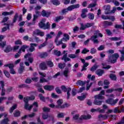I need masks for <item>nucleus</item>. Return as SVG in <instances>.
Returning a JSON list of instances; mask_svg holds the SVG:
<instances>
[{"label":"nucleus","instance_id":"f257e3e1","mask_svg":"<svg viewBox=\"0 0 124 124\" xmlns=\"http://www.w3.org/2000/svg\"><path fill=\"white\" fill-rule=\"evenodd\" d=\"M62 35V31H59L58 33L55 38V43H56L57 46H60L61 44H62V41L66 42L67 40H69V35L67 34H64V37L61 40L59 41V39L61 38V36Z\"/></svg>","mask_w":124,"mask_h":124},{"label":"nucleus","instance_id":"f03ea898","mask_svg":"<svg viewBox=\"0 0 124 124\" xmlns=\"http://www.w3.org/2000/svg\"><path fill=\"white\" fill-rule=\"evenodd\" d=\"M34 98L35 97L34 96H32L31 97H26L24 98L23 100L25 103V104L24 105V109H26V110H28L29 111L31 109V108H32V105L29 104L28 102L29 100H34Z\"/></svg>","mask_w":124,"mask_h":124},{"label":"nucleus","instance_id":"7ed1b4c3","mask_svg":"<svg viewBox=\"0 0 124 124\" xmlns=\"http://www.w3.org/2000/svg\"><path fill=\"white\" fill-rule=\"evenodd\" d=\"M46 22V19H43L41 20V22L39 23V26L41 29H43L44 30H48V29H50V23L47 22L45 24Z\"/></svg>","mask_w":124,"mask_h":124},{"label":"nucleus","instance_id":"20e7f679","mask_svg":"<svg viewBox=\"0 0 124 124\" xmlns=\"http://www.w3.org/2000/svg\"><path fill=\"white\" fill-rule=\"evenodd\" d=\"M94 101L93 102V104H95V105H101L102 104V101H99L98 100H102L104 99V96L101 95H96L94 96Z\"/></svg>","mask_w":124,"mask_h":124},{"label":"nucleus","instance_id":"39448f33","mask_svg":"<svg viewBox=\"0 0 124 124\" xmlns=\"http://www.w3.org/2000/svg\"><path fill=\"white\" fill-rule=\"evenodd\" d=\"M120 57V55L118 53H115L112 55L108 57V62L110 63H115L118 60V58Z\"/></svg>","mask_w":124,"mask_h":124},{"label":"nucleus","instance_id":"423d86ee","mask_svg":"<svg viewBox=\"0 0 124 124\" xmlns=\"http://www.w3.org/2000/svg\"><path fill=\"white\" fill-rule=\"evenodd\" d=\"M113 109H108L106 114H100L98 116V118L101 120H107V118L111 116L110 114H111V113H113Z\"/></svg>","mask_w":124,"mask_h":124},{"label":"nucleus","instance_id":"0eeeda50","mask_svg":"<svg viewBox=\"0 0 124 124\" xmlns=\"http://www.w3.org/2000/svg\"><path fill=\"white\" fill-rule=\"evenodd\" d=\"M94 35L93 36L91 39L93 41L94 43H97L98 41L96 39L98 36H100V37H102L103 35L101 34L98 31H95L94 33Z\"/></svg>","mask_w":124,"mask_h":124},{"label":"nucleus","instance_id":"6e6552de","mask_svg":"<svg viewBox=\"0 0 124 124\" xmlns=\"http://www.w3.org/2000/svg\"><path fill=\"white\" fill-rule=\"evenodd\" d=\"M39 74L41 75V78L40 79V83H47L49 80H51V79H52V77H49L47 79L44 78V77H46V74L44 73L39 72Z\"/></svg>","mask_w":124,"mask_h":124},{"label":"nucleus","instance_id":"1a4fd4ad","mask_svg":"<svg viewBox=\"0 0 124 124\" xmlns=\"http://www.w3.org/2000/svg\"><path fill=\"white\" fill-rule=\"evenodd\" d=\"M61 89L63 92H67V98H69V96H70V92H71V88H66L65 86L62 85L61 86Z\"/></svg>","mask_w":124,"mask_h":124},{"label":"nucleus","instance_id":"9d476101","mask_svg":"<svg viewBox=\"0 0 124 124\" xmlns=\"http://www.w3.org/2000/svg\"><path fill=\"white\" fill-rule=\"evenodd\" d=\"M119 101V99H113L109 98L106 100V103L110 105H115Z\"/></svg>","mask_w":124,"mask_h":124},{"label":"nucleus","instance_id":"9b49d317","mask_svg":"<svg viewBox=\"0 0 124 124\" xmlns=\"http://www.w3.org/2000/svg\"><path fill=\"white\" fill-rule=\"evenodd\" d=\"M63 56L62 58V60H63L64 62H70L71 60L70 58H67V51L64 50L63 52Z\"/></svg>","mask_w":124,"mask_h":124},{"label":"nucleus","instance_id":"f8f14e48","mask_svg":"<svg viewBox=\"0 0 124 124\" xmlns=\"http://www.w3.org/2000/svg\"><path fill=\"white\" fill-rule=\"evenodd\" d=\"M80 26V30H85L87 28H90L92 26H93V23H87L85 24V27H84V24H83V23H81Z\"/></svg>","mask_w":124,"mask_h":124},{"label":"nucleus","instance_id":"ddd939ff","mask_svg":"<svg viewBox=\"0 0 124 124\" xmlns=\"http://www.w3.org/2000/svg\"><path fill=\"white\" fill-rule=\"evenodd\" d=\"M87 95H88V93H83L81 94L80 96H78L77 97V98L78 99V100L83 101V100H85V99L87 97Z\"/></svg>","mask_w":124,"mask_h":124},{"label":"nucleus","instance_id":"4468645a","mask_svg":"<svg viewBox=\"0 0 124 124\" xmlns=\"http://www.w3.org/2000/svg\"><path fill=\"white\" fill-rule=\"evenodd\" d=\"M62 103H63V101H62V99H59L57 102V106L56 108H61L62 109V108H63V106L62 105Z\"/></svg>","mask_w":124,"mask_h":124},{"label":"nucleus","instance_id":"2eb2a0df","mask_svg":"<svg viewBox=\"0 0 124 124\" xmlns=\"http://www.w3.org/2000/svg\"><path fill=\"white\" fill-rule=\"evenodd\" d=\"M80 7V5L79 4L73 5L69 6L67 9L68 11H71V10H73V9H75V8H79Z\"/></svg>","mask_w":124,"mask_h":124},{"label":"nucleus","instance_id":"dca6fc26","mask_svg":"<svg viewBox=\"0 0 124 124\" xmlns=\"http://www.w3.org/2000/svg\"><path fill=\"white\" fill-rule=\"evenodd\" d=\"M31 54L28 53L25 55L24 58L25 59H27V58H28V61H29V62H30V63H32V62H33V58L32 57H31Z\"/></svg>","mask_w":124,"mask_h":124},{"label":"nucleus","instance_id":"f3484780","mask_svg":"<svg viewBox=\"0 0 124 124\" xmlns=\"http://www.w3.org/2000/svg\"><path fill=\"white\" fill-rule=\"evenodd\" d=\"M91 112H92V113H93L94 112H99V113H104V112H105V110H104V109H101L100 108H98L97 109L92 108L91 110Z\"/></svg>","mask_w":124,"mask_h":124},{"label":"nucleus","instance_id":"a211bd4d","mask_svg":"<svg viewBox=\"0 0 124 124\" xmlns=\"http://www.w3.org/2000/svg\"><path fill=\"white\" fill-rule=\"evenodd\" d=\"M110 8H111L110 5H105L104 6V9L105 10V14H109V13H110Z\"/></svg>","mask_w":124,"mask_h":124},{"label":"nucleus","instance_id":"6ab92c4d","mask_svg":"<svg viewBox=\"0 0 124 124\" xmlns=\"http://www.w3.org/2000/svg\"><path fill=\"white\" fill-rule=\"evenodd\" d=\"M32 105V108H33V112H37L38 108V103L37 102H34Z\"/></svg>","mask_w":124,"mask_h":124},{"label":"nucleus","instance_id":"aec40b11","mask_svg":"<svg viewBox=\"0 0 124 124\" xmlns=\"http://www.w3.org/2000/svg\"><path fill=\"white\" fill-rule=\"evenodd\" d=\"M44 89L46 91H53L55 89V87L53 85H45L44 86Z\"/></svg>","mask_w":124,"mask_h":124},{"label":"nucleus","instance_id":"412c9836","mask_svg":"<svg viewBox=\"0 0 124 124\" xmlns=\"http://www.w3.org/2000/svg\"><path fill=\"white\" fill-rule=\"evenodd\" d=\"M24 71H25V67H24V63L20 62V67L18 69V72L19 73H23V72H24Z\"/></svg>","mask_w":124,"mask_h":124},{"label":"nucleus","instance_id":"4be33fe9","mask_svg":"<svg viewBox=\"0 0 124 124\" xmlns=\"http://www.w3.org/2000/svg\"><path fill=\"white\" fill-rule=\"evenodd\" d=\"M39 97L40 100L43 101V102H46V100H49L50 99V98H49L48 97L45 98L44 96H43V95H42V94H39Z\"/></svg>","mask_w":124,"mask_h":124},{"label":"nucleus","instance_id":"5701e85b","mask_svg":"<svg viewBox=\"0 0 124 124\" xmlns=\"http://www.w3.org/2000/svg\"><path fill=\"white\" fill-rule=\"evenodd\" d=\"M53 35H55V32L53 31L50 32L49 34H47L46 38V41H47L48 39H51V38L53 37Z\"/></svg>","mask_w":124,"mask_h":124},{"label":"nucleus","instance_id":"b1692460","mask_svg":"<svg viewBox=\"0 0 124 124\" xmlns=\"http://www.w3.org/2000/svg\"><path fill=\"white\" fill-rule=\"evenodd\" d=\"M91 118H92V116L90 114L87 115H83L80 117V120H89V119H91Z\"/></svg>","mask_w":124,"mask_h":124},{"label":"nucleus","instance_id":"393cba45","mask_svg":"<svg viewBox=\"0 0 124 124\" xmlns=\"http://www.w3.org/2000/svg\"><path fill=\"white\" fill-rule=\"evenodd\" d=\"M31 46L29 48V51L30 52H33V51H34L35 49L34 47H36L37 46V45L36 44H31Z\"/></svg>","mask_w":124,"mask_h":124},{"label":"nucleus","instance_id":"a878e982","mask_svg":"<svg viewBox=\"0 0 124 124\" xmlns=\"http://www.w3.org/2000/svg\"><path fill=\"white\" fill-rule=\"evenodd\" d=\"M50 12H46L45 10H43L42 12V15L43 17H49L50 16Z\"/></svg>","mask_w":124,"mask_h":124},{"label":"nucleus","instance_id":"bb28decb","mask_svg":"<svg viewBox=\"0 0 124 124\" xmlns=\"http://www.w3.org/2000/svg\"><path fill=\"white\" fill-rule=\"evenodd\" d=\"M27 48H29V46L27 45L22 46L19 50V53H22V52H25Z\"/></svg>","mask_w":124,"mask_h":124},{"label":"nucleus","instance_id":"cd10ccee","mask_svg":"<svg viewBox=\"0 0 124 124\" xmlns=\"http://www.w3.org/2000/svg\"><path fill=\"white\" fill-rule=\"evenodd\" d=\"M46 63L45 62H42L40 64V68L42 69L43 70H45V69H47V66H46Z\"/></svg>","mask_w":124,"mask_h":124},{"label":"nucleus","instance_id":"c85d7f7f","mask_svg":"<svg viewBox=\"0 0 124 124\" xmlns=\"http://www.w3.org/2000/svg\"><path fill=\"white\" fill-rule=\"evenodd\" d=\"M11 51H12V47H11V46H6L5 48L4 49V51L5 53H8Z\"/></svg>","mask_w":124,"mask_h":124},{"label":"nucleus","instance_id":"c756f323","mask_svg":"<svg viewBox=\"0 0 124 124\" xmlns=\"http://www.w3.org/2000/svg\"><path fill=\"white\" fill-rule=\"evenodd\" d=\"M16 108H17V104H14L13 106L10 108V113H11V114H12V113H13V111H14V110H15Z\"/></svg>","mask_w":124,"mask_h":124},{"label":"nucleus","instance_id":"7c9ffc66","mask_svg":"<svg viewBox=\"0 0 124 124\" xmlns=\"http://www.w3.org/2000/svg\"><path fill=\"white\" fill-rule=\"evenodd\" d=\"M36 15H34L33 16V23H34V22H35V20H36V19H37V17H38V16H39L40 15V12L36 11Z\"/></svg>","mask_w":124,"mask_h":124},{"label":"nucleus","instance_id":"2f4dec72","mask_svg":"<svg viewBox=\"0 0 124 124\" xmlns=\"http://www.w3.org/2000/svg\"><path fill=\"white\" fill-rule=\"evenodd\" d=\"M95 73L98 76H101L102 75V74H103V73H104V71H103V70H102L101 69H99V70H97L95 72Z\"/></svg>","mask_w":124,"mask_h":124},{"label":"nucleus","instance_id":"473e14b6","mask_svg":"<svg viewBox=\"0 0 124 124\" xmlns=\"http://www.w3.org/2000/svg\"><path fill=\"white\" fill-rule=\"evenodd\" d=\"M119 52H120L121 54H122V56L120 58L121 62H124V47L122 50H119Z\"/></svg>","mask_w":124,"mask_h":124},{"label":"nucleus","instance_id":"72a5a7b5","mask_svg":"<svg viewBox=\"0 0 124 124\" xmlns=\"http://www.w3.org/2000/svg\"><path fill=\"white\" fill-rule=\"evenodd\" d=\"M8 122H9L8 118H5L0 122V124H8Z\"/></svg>","mask_w":124,"mask_h":124},{"label":"nucleus","instance_id":"f704fd0d","mask_svg":"<svg viewBox=\"0 0 124 124\" xmlns=\"http://www.w3.org/2000/svg\"><path fill=\"white\" fill-rule=\"evenodd\" d=\"M88 62H85L83 64V66L82 67V69H81V71H85V70H87V66L89 65Z\"/></svg>","mask_w":124,"mask_h":124},{"label":"nucleus","instance_id":"c9c22d12","mask_svg":"<svg viewBox=\"0 0 124 124\" xmlns=\"http://www.w3.org/2000/svg\"><path fill=\"white\" fill-rule=\"evenodd\" d=\"M98 65L95 64L94 65L91 69L90 70L91 71H92L93 72L95 71L96 69L98 68Z\"/></svg>","mask_w":124,"mask_h":124},{"label":"nucleus","instance_id":"e433bc0d","mask_svg":"<svg viewBox=\"0 0 124 124\" xmlns=\"http://www.w3.org/2000/svg\"><path fill=\"white\" fill-rule=\"evenodd\" d=\"M46 45H47V42H45L44 43H43V44L40 45L38 46V49L39 50L42 49V48H43L44 47H45V46H46Z\"/></svg>","mask_w":124,"mask_h":124},{"label":"nucleus","instance_id":"4c0bfd02","mask_svg":"<svg viewBox=\"0 0 124 124\" xmlns=\"http://www.w3.org/2000/svg\"><path fill=\"white\" fill-rule=\"evenodd\" d=\"M88 17L90 20H93L94 19V15L93 14L89 13Z\"/></svg>","mask_w":124,"mask_h":124},{"label":"nucleus","instance_id":"58836bf2","mask_svg":"<svg viewBox=\"0 0 124 124\" xmlns=\"http://www.w3.org/2000/svg\"><path fill=\"white\" fill-rule=\"evenodd\" d=\"M21 114V112L19 110H16L14 113L15 117H19L20 115Z\"/></svg>","mask_w":124,"mask_h":124},{"label":"nucleus","instance_id":"ea45409f","mask_svg":"<svg viewBox=\"0 0 124 124\" xmlns=\"http://www.w3.org/2000/svg\"><path fill=\"white\" fill-rule=\"evenodd\" d=\"M52 2L53 4H54V5H60L61 3L60 2V1H59V0H53L52 1Z\"/></svg>","mask_w":124,"mask_h":124},{"label":"nucleus","instance_id":"a19ab883","mask_svg":"<svg viewBox=\"0 0 124 124\" xmlns=\"http://www.w3.org/2000/svg\"><path fill=\"white\" fill-rule=\"evenodd\" d=\"M102 65H103V68H105V69H109L111 67L110 65H107L105 63H102Z\"/></svg>","mask_w":124,"mask_h":124},{"label":"nucleus","instance_id":"79ce46f5","mask_svg":"<svg viewBox=\"0 0 124 124\" xmlns=\"http://www.w3.org/2000/svg\"><path fill=\"white\" fill-rule=\"evenodd\" d=\"M76 84L78 86H84V85H85V82H84L81 80H78L77 81Z\"/></svg>","mask_w":124,"mask_h":124},{"label":"nucleus","instance_id":"37998d69","mask_svg":"<svg viewBox=\"0 0 124 124\" xmlns=\"http://www.w3.org/2000/svg\"><path fill=\"white\" fill-rule=\"evenodd\" d=\"M87 85L86 87V90L87 91H89V90H90V88H91V86H92V85H93V83L91 82L90 83H89V81H87L86 82Z\"/></svg>","mask_w":124,"mask_h":124},{"label":"nucleus","instance_id":"c03bdc74","mask_svg":"<svg viewBox=\"0 0 124 124\" xmlns=\"http://www.w3.org/2000/svg\"><path fill=\"white\" fill-rule=\"evenodd\" d=\"M12 14H13V12H4L2 14V15H3L4 16H7V15H12Z\"/></svg>","mask_w":124,"mask_h":124},{"label":"nucleus","instance_id":"a18cd8bd","mask_svg":"<svg viewBox=\"0 0 124 124\" xmlns=\"http://www.w3.org/2000/svg\"><path fill=\"white\" fill-rule=\"evenodd\" d=\"M46 63L47 65L49 66V67H53V66H54V64L51 61H47Z\"/></svg>","mask_w":124,"mask_h":124},{"label":"nucleus","instance_id":"49530a36","mask_svg":"<svg viewBox=\"0 0 124 124\" xmlns=\"http://www.w3.org/2000/svg\"><path fill=\"white\" fill-rule=\"evenodd\" d=\"M110 40L112 41H118V40H121V38H118L117 37H111L110 38Z\"/></svg>","mask_w":124,"mask_h":124},{"label":"nucleus","instance_id":"de8ad7c7","mask_svg":"<svg viewBox=\"0 0 124 124\" xmlns=\"http://www.w3.org/2000/svg\"><path fill=\"white\" fill-rule=\"evenodd\" d=\"M109 77L110 79L111 80H113V81H115L117 79V77H116V75L114 74H110Z\"/></svg>","mask_w":124,"mask_h":124},{"label":"nucleus","instance_id":"09e8293b","mask_svg":"<svg viewBox=\"0 0 124 124\" xmlns=\"http://www.w3.org/2000/svg\"><path fill=\"white\" fill-rule=\"evenodd\" d=\"M87 78L89 79V80H94L95 77L94 76H92L91 74L88 75Z\"/></svg>","mask_w":124,"mask_h":124},{"label":"nucleus","instance_id":"8fccbe9b","mask_svg":"<svg viewBox=\"0 0 124 124\" xmlns=\"http://www.w3.org/2000/svg\"><path fill=\"white\" fill-rule=\"evenodd\" d=\"M40 31V30H35L33 32V36H35V35H38Z\"/></svg>","mask_w":124,"mask_h":124},{"label":"nucleus","instance_id":"3c124183","mask_svg":"<svg viewBox=\"0 0 124 124\" xmlns=\"http://www.w3.org/2000/svg\"><path fill=\"white\" fill-rule=\"evenodd\" d=\"M112 2H113V3L116 6H119V5H120V2L117 0H112Z\"/></svg>","mask_w":124,"mask_h":124},{"label":"nucleus","instance_id":"603ef678","mask_svg":"<svg viewBox=\"0 0 124 124\" xmlns=\"http://www.w3.org/2000/svg\"><path fill=\"white\" fill-rule=\"evenodd\" d=\"M48 56V54L46 52L42 53L40 54V57L41 58H46Z\"/></svg>","mask_w":124,"mask_h":124},{"label":"nucleus","instance_id":"864d4df0","mask_svg":"<svg viewBox=\"0 0 124 124\" xmlns=\"http://www.w3.org/2000/svg\"><path fill=\"white\" fill-rule=\"evenodd\" d=\"M68 72H69L68 69H66L64 71L63 75L65 77H67L68 76Z\"/></svg>","mask_w":124,"mask_h":124},{"label":"nucleus","instance_id":"5fc2aeb1","mask_svg":"<svg viewBox=\"0 0 124 124\" xmlns=\"http://www.w3.org/2000/svg\"><path fill=\"white\" fill-rule=\"evenodd\" d=\"M4 73L7 78H9L10 77V74H9V72L6 70H4Z\"/></svg>","mask_w":124,"mask_h":124},{"label":"nucleus","instance_id":"6e6d98bb","mask_svg":"<svg viewBox=\"0 0 124 124\" xmlns=\"http://www.w3.org/2000/svg\"><path fill=\"white\" fill-rule=\"evenodd\" d=\"M5 66H8V67L10 69H12L13 67H14V65L13 64H7L6 65H5Z\"/></svg>","mask_w":124,"mask_h":124},{"label":"nucleus","instance_id":"4d7b16f0","mask_svg":"<svg viewBox=\"0 0 124 124\" xmlns=\"http://www.w3.org/2000/svg\"><path fill=\"white\" fill-rule=\"evenodd\" d=\"M68 57L71 59H75V58H77V55L76 54H69Z\"/></svg>","mask_w":124,"mask_h":124},{"label":"nucleus","instance_id":"13d9d810","mask_svg":"<svg viewBox=\"0 0 124 124\" xmlns=\"http://www.w3.org/2000/svg\"><path fill=\"white\" fill-rule=\"evenodd\" d=\"M54 55H56V56H61V51H58V50H54Z\"/></svg>","mask_w":124,"mask_h":124},{"label":"nucleus","instance_id":"bf43d9fd","mask_svg":"<svg viewBox=\"0 0 124 124\" xmlns=\"http://www.w3.org/2000/svg\"><path fill=\"white\" fill-rule=\"evenodd\" d=\"M15 44L16 45H22V41L20 40H17L15 42Z\"/></svg>","mask_w":124,"mask_h":124},{"label":"nucleus","instance_id":"052dcab7","mask_svg":"<svg viewBox=\"0 0 124 124\" xmlns=\"http://www.w3.org/2000/svg\"><path fill=\"white\" fill-rule=\"evenodd\" d=\"M9 29V25L8 24H7L6 27L2 28V31H3V32L6 31H7V30H8Z\"/></svg>","mask_w":124,"mask_h":124},{"label":"nucleus","instance_id":"680f3d73","mask_svg":"<svg viewBox=\"0 0 124 124\" xmlns=\"http://www.w3.org/2000/svg\"><path fill=\"white\" fill-rule=\"evenodd\" d=\"M58 118H62L64 117V114L63 113H60L57 115Z\"/></svg>","mask_w":124,"mask_h":124},{"label":"nucleus","instance_id":"e2e57ef3","mask_svg":"<svg viewBox=\"0 0 124 124\" xmlns=\"http://www.w3.org/2000/svg\"><path fill=\"white\" fill-rule=\"evenodd\" d=\"M88 52H90L89 49H87V48H84L81 53L82 54H87V53H88Z\"/></svg>","mask_w":124,"mask_h":124},{"label":"nucleus","instance_id":"0e129e2a","mask_svg":"<svg viewBox=\"0 0 124 124\" xmlns=\"http://www.w3.org/2000/svg\"><path fill=\"white\" fill-rule=\"evenodd\" d=\"M114 113H121V110L119 109V108H115L113 110Z\"/></svg>","mask_w":124,"mask_h":124},{"label":"nucleus","instance_id":"69168bd1","mask_svg":"<svg viewBox=\"0 0 124 124\" xmlns=\"http://www.w3.org/2000/svg\"><path fill=\"white\" fill-rule=\"evenodd\" d=\"M64 66H65V64L64 63L62 64L60 63L58 64V67H59V68H64Z\"/></svg>","mask_w":124,"mask_h":124},{"label":"nucleus","instance_id":"338daca9","mask_svg":"<svg viewBox=\"0 0 124 124\" xmlns=\"http://www.w3.org/2000/svg\"><path fill=\"white\" fill-rule=\"evenodd\" d=\"M44 112H50V108H49L45 107L43 108Z\"/></svg>","mask_w":124,"mask_h":124},{"label":"nucleus","instance_id":"774afa93","mask_svg":"<svg viewBox=\"0 0 124 124\" xmlns=\"http://www.w3.org/2000/svg\"><path fill=\"white\" fill-rule=\"evenodd\" d=\"M51 97H52V98H59V96L56 94H55V93H51Z\"/></svg>","mask_w":124,"mask_h":124}]
</instances>
